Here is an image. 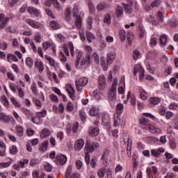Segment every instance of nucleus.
Listing matches in <instances>:
<instances>
[{
    "label": "nucleus",
    "mask_w": 178,
    "mask_h": 178,
    "mask_svg": "<svg viewBox=\"0 0 178 178\" xmlns=\"http://www.w3.org/2000/svg\"><path fill=\"white\" fill-rule=\"evenodd\" d=\"M121 115H122V113L119 114V113L118 112H116V113L114 114V122H113L114 127H119V126L122 123V118H120Z\"/></svg>",
    "instance_id": "14"
},
{
    "label": "nucleus",
    "mask_w": 178,
    "mask_h": 178,
    "mask_svg": "<svg viewBox=\"0 0 178 178\" xmlns=\"http://www.w3.org/2000/svg\"><path fill=\"white\" fill-rule=\"evenodd\" d=\"M103 22L104 23H105V24H107L108 26L111 24V15L109 13H107L104 16Z\"/></svg>",
    "instance_id": "40"
},
{
    "label": "nucleus",
    "mask_w": 178,
    "mask_h": 178,
    "mask_svg": "<svg viewBox=\"0 0 178 178\" xmlns=\"http://www.w3.org/2000/svg\"><path fill=\"white\" fill-rule=\"evenodd\" d=\"M105 173H106V168L102 167L101 168H99L98 170H97V176L99 178H103L105 177Z\"/></svg>",
    "instance_id": "30"
},
{
    "label": "nucleus",
    "mask_w": 178,
    "mask_h": 178,
    "mask_svg": "<svg viewBox=\"0 0 178 178\" xmlns=\"http://www.w3.org/2000/svg\"><path fill=\"white\" fill-rule=\"evenodd\" d=\"M1 103L4 105V106H6V107L9 106V102L8 101V99H6V97L1 96Z\"/></svg>",
    "instance_id": "58"
},
{
    "label": "nucleus",
    "mask_w": 178,
    "mask_h": 178,
    "mask_svg": "<svg viewBox=\"0 0 178 178\" xmlns=\"http://www.w3.org/2000/svg\"><path fill=\"white\" fill-rule=\"evenodd\" d=\"M88 83V78L87 77H81L79 79L75 81V84L76 87L77 91H81V88L80 87H84L87 86Z\"/></svg>",
    "instance_id": "3"
},
{
    "label": "nucleus",
    "mask_w": 178,
    "mask_h": 178,
    "mask_svg": "<svg viewBox=\"0 0 178 178\" xmlns=\"http://www.w3.org/2000/svg\"><path fill=\"white\" fill-rule=\"evenodd\" d=\"M75 22L74 24L76 29H81V18L80 17H75Z\"/></svg>",
    "instance_id": "50"
},
{
    "label": "nucleus",
    "mask_w": 178,
    "mask_h": 178,
    "mask_svg": "<svg viewBox=\"0 0 178 178\" xmlns=\"http://www.w3.org/2000/svg\"><path fill=\"white\" fill-rule=\"evenodd\" d=\"M8 62L12 63V62H19V59L15 54H9L7 57Z\"/></svg>",
    "instance_id": "27"
},
{
    "label": "nucleus",
    "mask_w": 178,
    "mask_h": 178,
    "mask_svg": "<svg viewBox=\"0 0 178 178\" xmlns=\"http://www.w3.org/2000/svg\"><path fill=\"white\" fill-rule=\"evenodd\" d=\"M166 42H168V35H162L160 37V44L162 46L166 45Z\"/></svg>",
    "instance_id": "42"
},
{
    "label": "nucleus",
    "mask_w": 178,
    "mask_h": 178,
    "mask_svg": "<svg viewBox=\"0 0 178 178\" xmlns=\"http://www.w3.org/2000/svg\"><path fill=\"white\" fill-rule=\"evenodd\" d=\"M89 134L91 136V137L98 136V134H99V129L98 127L91 129Z\"/></svg>",
    "instance_id": "34"
},
{
    "label": "nucleus",
    "mask_w": 178,
    "mask_h": 178,
    "mask_svg": "<svg viewBox=\"0 0 178 178\" xmlns=\"http://www.w3.org/2000/svg\"><path fill=\"white\" fill-rule=\"evenodd\" d=\"M26 65L28 67H33V65H34V61L31 57H27L26 59Z\"/></svg>",
    "instance_id": "49"
},
{
    "label": "nucleus",
    "mask_w": 178,
    "mask_h": 178,
    "mask_svg": "<svg viewBox=\"0 0 178 178\" xmlns=\"http://www.w3.org/2000/svg\"><path fill=\"white\" fill-rule=\"evenodd\" d=\"M94 152V147L91 145L85 146V153L88 154V152Z\"/></svg>",
    "instance_id": "59"
},
{
    "label": "nucleus",
    "mask_w": 178,
    "mask_h": 178,
    "mask_svg": "<svg viewBox=\"0 0 178 178\" xmlns=\"http://www.w3.org/2000/svg\"><path fill=\"white\" fill-rule=\"evenodd\" d=\"M26 23L27 24H29V26H31V27L33 29H37L38 30H41L44 27L42 24H40V22H38L37 21L32 19H27Z\"/></svg>",
    "instance_id": "5"
},
{
    "label": "nucleus",
    "mask_w": 178,
    "mask_h": 178,
    "mask_svg": "<svg viewBox=\"0 0 178 178\" xmlns=\"http://www.w3.org/2000/svg\"><path fill=\"white\" fill-rule=\"evenodd\" d=\"M65 90L70 97V98H71L72 99H75V97H74V88H73V86H72V84L68 83L67 84V86H65Z\"/></svg>",
    "instance_id": "10"
},
{
    "label": "nucleus",
    "mask_w": 178,
    "mask_h": 178,
    "mask_svg": "<svg viewBox=\"0 0 178 178\" xmlns=\"http://www.w3.org/2000/svg\"><path fill=\"white\" fill-rule=\"evenodd\" d=\"M107 7L108 6L105 2H101L98 3L97 9L99 12H102V10H105Z\"/></svg>",
    "instance_id": "32"
},
{
    "label": "nucleus",
    "mask_w": 178,
    "mask_h": 178,
    "mask_svg": "<svg viewBox=\"0 0 178 178\" xmlns=\"http://www.w3.org/2000/svg\"><path fill=\"white\" fill-rule=\"evenodd\" d=\"M15 133L19 136V137H23V134L24 131H23V127L21 125H16L15 126Z\"/></svg>",
    "instance_id": "25"
},
{
    "label": "nucleus",
    "mask_w": 178,
    "mask_h": 178,
    "mask_svg": "<svg viewBox=\"0 0 178 178\" xmlns=\"http://www.w3.org/2000/svg\"><path fill=\"white\" fill-rule=\"evenodd\" d=\"M48 144H49V141L48 140H45L44 142H43L40 147V149L42 152H44V151H47V149H48Z\"/></svg>",
    "instance_id": "52"
},
{
    "label": "nucleus",
    "mask_w": 178,
    "mask_h": 178,
    "mask_svg": "<svg viewBox=\"0 0 178 178\" xmlns=\"http://www.w3.org/2000/svg\"><path fill=\"white\" fill-rule=\"evenodd\" d=\"M89 115L90 116H92V117L99 116V108L97 106H92L89 110Z\"/></svg>",
    "instance_id": "18"
},
{
    "label": "nucleus",
    "mask_w": 178,
    "mask_h": 178,
    "mask_svg": "<svg viewBox=\"0 0 178 178\" xmlns=\"http://www.w3.org/2000/svg\"><path fill=\"white\" fill-rule=\"evenodd\" d=\"M86 40L88 42H92V40H95V35L91 32H86Z\"/></svg>",
    "instance_id": "37"
},
{
    "label": "nucleus",
    "mask_w": 178,
    "mask_h": 178,
    "mask_svg": "<svg viewBox=\"0 0 178 178\" xmlns=\"http://www.w3.org/2000/svg\"><path fill=\"white\" fill-rule=\"evenodd\" d=\"M122 6L125 10V13L130 15L133 10V1H129L127 4L122 3Z\"/></svg>",
    "instance_id": "15"
},
{
    "label": "nucleus",
    "mask_w": 178,
    "mask_h": 178,
    "mask_svg": "<svg viewBox=\"0 0 178 178\" xmlns=\"http://www.w3.org/2000/svg\"><path fill=\"white\" fill-rule=\"evenodd\" d=\"M10 161L7 163H0V169H5L6 168H9L10 165H12V162H13V160L12 159L8 158Z\"/></svg>",
    "instance_id": "36"
},
{
    "label": "nucleus",
    "mask_w": 178,
    "mask_h": 178,
    "mask_svg": "<svg viewBox=\"0 0 178 178\" xmlns=\"http://www.w3.org/2000/svg\"><path fill=\"white\" fill-rule=\"evenodd\" d=\"M55 162L57 165H65L67 162V157L65 154H58L56 156Z\"/></svg>",
    "instance_id": "7"
},
{
    "label": "nucleus",
    "mask_w": 178,
    "mask_h": 178,
    "mask_svg": "<svg viewBox=\"0 0 178 178\" xmlns=\"http://www.w3.org/2000/svg\"><path fill=\"white\" fill-rule=\"evenodd\" d=\"M79 5L74 4L72 8V15L74 17H79Z\"/></svg>",
    "instance_id": "39"
},
{
    "label": "nucleus",
    "mask_w": 178,
    "mask_h": 178,
    "mask_svg": "<svg viewBox=\"0 0 178 178\" xmlns=\"http://www.w3.org/2000/svg\"><path fill=\"white\" fill-rule=\"evenodd\" d=\"M161 102V100L158 97H150L149 98V103L152 105H158Z\"/></svg>",
    "instance_id": "46"
},
{
    "label": "nucleus",
    "mask_w": 178,
    "mask_h": 178,
    "mask_svg": "<svg viewBox=\"0 0 178 178\" xmlns=\"http://www.w3.org/2000/svg\"><path fill=\"white\" fill-rule=\"evenodd\" d=\"M17 147L16 145H13L10 147V154L12 155H16L17 154Z\"/></svg>",
    "instance_id": "57"
},
{
    "label": "nucleus",
    "mask_w": 178,
    "mask_h": 178,
    "mask_svg": "<svg viewBox=\"0 0 178 178\" xmlns=\"http://www.w3.org/2000/svg\"><path fill=\"white\" fill-rule=\"evenodd\" d=\"M102 124L106 127L107 131H111V117L109 115H103Z\"/></svg>",
    "instance_id": "4"
},
{
    "label": "nucleus",
    "mask_w": 178,
    "mask_h": 178,
    "mask_svg": "<svg viewBox=\"0 0 178 178\" xmlns=\"http://www.w3.org/2000/svg\"><path fill=\"white\" fill-rule=\"evenodd\" d=\"M9 22V17H6L5 14L1 13L0 14V29H5V26H6V24Z\"/></svg>",
    "instance_id": "12"
},
{
    "label": "nucleus",
    "mask_w": 178,
    "mask_h": 178,
    "mask_svg": "<svg viewBox=\"0 0 178 178\" xmlns=\"http://www.w3.org/2000/svg\"><path fill=\"white\" fill-rule=\"evenodd\" d=\"M115 58H116V53L115 51H111L110 53L107 54L106 61L109 65H112Z\"/></svg>",
    "instance_id": "16"
},
{
    "label": "nucleus",
    "mask_w": 178,
    "mask_h": 178,
    "mask_svg": "<svg viewBox=\"0 0 178 178\" xmlns=\"http://www.w3.org/2000/svg\"><path fill=\"white\" fill-rule=\"evenodd\" d=\"M35 66L38 68L39 72L42 73L44 70V63L42 60H38L35 63Z\"/></svg>",
    "instance_id": "29"
},
{
    "label": "nucleus",
    "mask_w": 178,
    "mask_h": 178,
    "mask_svg": "<svg viewBox=\"0 0 178 178\" xmlns=\"http://www.w3.org/2000/svg\"><path fill=\"white\" fill-rule=\"evenodd\" d=\"M98 88L101 91H104L106 88V79L105 75H100L98 78Z\"/></svg>",
    "instance_id": "6"
},
{
    "label": "nucleus",
    "mask_w": 178,
    "mask_h": 178,
    "mask_svg": "<svg viewBox=\"0 0 178 178\" xmlns=\"http://www.w3.org/2000/svg\"><path fill=\"white\" fill-rule=\"evenodd\" d=\"M53 111L56 115H63V113L65 112V106H63L62 103H60L58 106L54 105Z\"/></svg>",
    "instance_id": "9"
},
{
    "label": "nucleus",
    "mask_w": 178,
    "mask_h": 178,
    "mask_svg": "<svg viewBox=\"0 0 178 178\" xmlns=\"http://www.w3.org/2000/svg\"><path fill=\"white\" fill-rule=\"evenodd\" d=\"M140 55H141V53L140 52V51L134 50L133 51L134 60H137V59H138V58H140Z\"/></svg>",
    "instance_id": "55"
},
{
    "label": "nucleus",
    "mask_w": 178,
    "mask_h": 178,
    "mask_svg": "<svg viewBox=\"0 0 178 178\" xmlns=\"http://www.w3.org/2000/svg\"><path fill=\"white\" fill-rule=\"evenodd\" d=\"M13 116H14L15 120H17V122H18V123H19L20 124H23V120L22 119V117L19 116V114L17 113V112L14 111Z\"/></svg>",
    "instance_id": "48"
},
{
    "label": "nucleus",
    "mask_w": 178,
    "mask_h": 178,
    "mask_svg": "<svg viewBox=\"0 0 178 178\" xmlns=\"http://www.w3.org/2000/svg\"><path fill=\"white\" fill-rule=\"evenodd\" d=\"M150 133H152V134H162V129L161 128L156 127L155 125H152L150 127L149 131Z\"/></svg>",
    "instance_id": "19"
},
{
    "label": "nucleus",
    "mask_w": 178,
    "mask_h": 178,
    "mask_svg": "<svg viewBox=\"0 0 178 178\" xmlns=\"http://www.w3.org/2000/svg\"><path fill=\"white\" fill-rule=\"evenodd\" d=\"M68 48L70 51V54L72 56H74V46L73 45V42H68Z\"/></svg>",
    "instance_id": "54"
},
{
    "label": "nucleus",
    "mask_w": 178,
    "mask_h": 178,
    "mask_svg": "<svg viewBox=\"0 0 178 178\" xmlns=\"http://www.w3.org/2000/svg\"><path fill=\"white\" fill-rule=\"evenodd\" d=\"M93 97H95V99H101L102 98V93L96 90L93 92Z\"/></svg>",
    "instance_id": "53"
},
{
    "label": "nucleus",
    "mask_w": 178,
    "mask_h": 178,
    "mask_svg": "<svg viewBox=\"0 0 178 178\" xmlns=\"http://www.w3.org/2000/svg\"><path fill=\"white\" fill-rule=\"evenodd\" d=\"M17 94L19 98H24V90L22 88V86H17Z\"/></svg>",
    "instance_id": "38"
},
{
    "label": "nucleus",
    "mask_w": 178,
    "mask_h": 178,
    "mask_svg": "<svg viewBox=\"0 0 178 178\" xmlns=\"http://www.w3.org/2000/svg\"><path fill=\"white\" fill-rule=\"evenodd\" d=\"M123 13H124V10L122 6H117L115 8V16L116 17L119 18V17H122V16H123Z\"/></svg>",
    "instance_id": "23"
},
{
    "label": "nucleus",
    "mask_w": 178,
    "mask_h": 178,
    "mask_svg": "<svg viewBox=\"0 0 178 178\" xmlns=\"http://www.w3.org/2000/svg\"><path fill=\"white\" fill-rule=\"evenodd\" d=\"M85 60L86 62V65H90L91 64V56L89 54H86L85 55Z\"/></svg>",
    "instance_id": "64"
},
{
    "label": "nucleus",
    "mask_w": 178,
    "mask_h": 178,
    "mask_svg": "<svg viewBox=\"0 0 178 178\" xmlns=\"http://www.w3.org/2000/svg\"><path fill=\"white\" fill-rule=\"evenodd\" d=\"M138 33L139 34V38L141 40H143V38L145 37V34H147V31H145V28H144V26H139Z\"/></svg>",
    "instance_id": "24"
},
{
    "label": "nucleus",
    "mask_w": 178,
    "mask_h": 178,
    "mask_svg": "<svg viewBox=\"0 0 178 178\" xmlns=\"http://www.w3.org/2000/svg\"><path fill=\"white\" fill-rule=\"evenodd\" d=\"M44 58L47 60V62H49L50 66H52L53 67L55 66L56 63H55V59H54V58H52L49 55H45Z\"/></svg>",
    "instance_id": "31"
},
{
    "label": "nucleus",
    "mask_w": 178,
    "mask_h": 178,
    "mask_svg": "<svg viewBox=\"0 0 178 178\" xmlns=\"http://www.w3.org/2000/svg\"><path fill=\"white\" fill-rule=\"evenodd\" d=\"M109 63L105 62V60L104 58H101V66L103 69V70H104L105 72H106V70H108V67L109 66Z\"/></svg>",
    "instance_id": "43"
},
{
    "label": "nucleus",
    "mask_w": 178,
    "mask_h": 178,
    "mask_svg": "<svg viewBox=\"0 0 178 178\" xmlns=\"http://www.w3.org/2000/svg\"><path fill=\"white\" fill-rule=\"evenodd\" d=\"M64 19L67 23L72 20V7L68 6L64 11Z\"/></svg>",
    "instance_id": "8"
},
{
    "label": "nucleus",
    "mask_w": 178,
    "mask_h": 178,
    "mask_svg": "<svg viewBox=\"0 0 178 178\" xmlns=\"http://www.w3.org/2000/svg\"><path fill=\"white\" fill-rule=\"evenodd\" d=\"M116 97H118V78H114L111 87L107 92V98L108 101L113 102L116 101Z\"/></svg>",
    "instance_id": "1"
},
{
    "label": "nucleus",
    "mask_w": 178,
    "mask_h": 178,
    "mask_svg": "<svg viewBox=\"0 0 178 178\" xmlns=\"http://www.w3.org/2000/svg\"><path fill=\"white\" fill-rule=\"evenodd\" d=\"M34 40L38 44H40V42H42V37L41 36V34H40V33H35V35H34Z\"/></svg>",
    "instance_id": "51"
},
{
    "label": "nucleus",
    "mask_w": 178,
    "mask_h": 178,
    "mask_svg": "<svg viewBox=\"0 0 178 178\" xmlns=\"http://www.w3.org/2000/svg\"><path fill=\"white\" fill-rule=\"evenodd\" d=\"M59 58L62 63H66V62L67 61V58H66V56L65 55L63 51L59 52Z\"/></svg>",
    "instance_id": "45"
},
{
    "label": "nucleus",
    "mask_w": 178,
    "mask_h": 178,
    "mask_svg": "<svg viewBox=\"0 0 178 178\" xmlns=\"http://www.w3.org/2000/svg\"><path fill=\"white\" fill-rule=\"evenodd\" d=\"M137 72L139 73V79L140 80H143L144 79V76L145 74V70L141 66V64H136L134 67V76H137Z\"/></svg>",
    "instance_id": "2"
},
{
    "label": "nucleus",
    "mask_w": 178,
    "mask_h": 178,
    "mask_svg": "<svg viewBox=\"0 0 178 178\" xmlns=\"http://www.w3.org/2000/svg\"><path fill=\"white\" fill-rule=\"evenodd\" d=\"M32 93L35 95V97H38V89L37 88V83L33 82L31 86Z\"/></svg>",
    "instance_id": "33"
},
{
    "label": "nucleus",
    "mask_w": 178,
    "mask_h": 178,
    "mask_svg": "<svg viewBox=\"0 0 178 178\" xmlns=\"http://www.w3.org/2000/svg\"><path fill=\"white\" fill-rule=\"evenodd\" d=\"M72 170H73V166L69 165L65 172V177L66 178L70 177V175H72Z\"/></svg>",
    "instance_id": "56"
},
{
    "label": "nucleus",
    "mask_w": 178,
    "mask_h": 178,
    "mask_svg": "<svg viewBox=\"0 0 178 178\" xmlns=\"http://www.w3.org/2000/svg\"><path fill=\"white\" fill-rule=\"evenodd\" d=\"M52 134L51 130L47 128H44L40 131V138H47V137H49Z\"/></svg>",
    "instance_id": "17"
},
{
    "label": "nucleus",
    "mask_w": 178,
    "mask_h": 178,
    "mask_svg": "<svg viewBox=\"0 0 178 178\" xmlns=\"http://www.w3.org/2000/svg\"><path fill=\"white\" fill-rule=\"evenodd\" d=\"M83 147H84V140L81 138L78 139L74 145V149L75 151H81Z\"/></svg>",
    "instance_id": "11"
},
{
    "label": "nucleus",
    "mask_w": 178,
    "mask_h": 178,
    "mask_svg": "<svg viewBox=\"0 0 178 178\" xmlns=\"http://www.w3.org/2000/svg\"><path fill=\"white\" fill-rule=\"evenodd\" d=\"M128 45L131 46V42H133V32L129 31L127 35Z\"/></svg>",
    "instance_id": "41"
},
{
    "label": "nucleus",
    "mask_w": 178,
    "mask_h": 178,
    "mask_svg": "<svg viewBox=\"0 0 178 178\" xmlns=\"http://www.w3.org/2000/svg\"><path fill=\"white\" fill-rule=\"evenodd\" d=\"M170 147L171 149H176V140L175 139L170 140Z\"/></svg>",
    "instance_id": "62"
},
{
    "label": "nucleus",
    "mask_w": 178,
    "mask_h": 178,
    "mask_svg": "<svg viewBox=\"0 0 178 178\" xmlns=\"http://www.w3.org/2000/svg\"><path fill=\"white\" fill-rule=\"evenodd\" d=\"M29 159H24L23 160L17 161V163L18 165H19V167L23 169L25 165H29Z\"/></svg>",
    "instance_id": "47"
},
{
    "label": "nucleus",
    "mask_w": 178,
    "mask_h": 178,
    "mask_svg": "<svg viewBox=\"0 0 178 178\" xmlns=\"http://www.w3.org/2000/svg\"><path fill=\"white\" fill-rule=\"evenodd\" d=\"M44 169L46 172H51L52 170V165L49 163H45L44 165Z\"/></svg>",
    "instance_id": "61"
},
{
    "label": "nucleus",
    "mask_w": 178,
    "mask_h": 178,
    "mask_svg": "<svg viewBox=\"0 0 178 178\" xmlns=\"http://www.w3.org/2000/svg\"><path fill=\"white\" fill-rule=\"evenodd\" d=\"M9 88L13 92H16V88H17V86L15 83L9 82Z\"/></svg>",
    "instance_id": "63"
},
{
    "label": "nucleus",
    "mask_w": 178,
    "mask_h": 178,
    "mask_svg": "<svg viewBox=\"0 0 178 178\" xmlns=\"http://www.w3.org/2000/svg\"><path fill=\"white\" fill-rule=\"evenodd\" d=\"M47 115V110H42V111H39L36 113V118H38V119H42L45 118Z\"/></svg>",
    "instance_id": "35"
},
{
    "label": "nucleus",
    "mask_w": 178,
    "mask_h": 178,
    "mask_svg": "<svg viewBox=\"0 0 178 178\" xmlns=\"http://www.w3.org/2000/svg\"><path fill=\"white\" fill-rule=\"evenodd\" d=\"M118 35L120 37V41L124 42L126 41V31L121 29L118 31Z\"/></svg>",
    "instance_id": "26"
},
{
    "label": "nucleus",
    "mask_w": 178,
    "mask_h": 178,
    "mask_svg": "<svg viewBox=\"0 0 178 178\" xmlns=\"http://www.w3.org/2000/svg\"><path fill=\"white\" fill-rule=\"evenodd\" d=\"M49 24L51 29H52L53 30H59V29L62 27V26H60V24L55 20L50 22Z\"/></svg>",
    "instance_id": "21"
},
{
    "label": "nucleus",
    "mask_w": 178,
    "mask_h": 178,
    "mask_svg": "<svg viewBox=\"0 0 178 178\" xmlns=\"http://www.w3.org/2000/svg\"><path fill=\"white\" fill-rule=\"evenodd\" d=\"M139 94L140 99H143V101H145L148 98V93L145 92V90H144L143 88H140L139 89Z\"/></svg>",
    "instance_id": "22"
},
{
    "label": "nucleus",
    "mask_w": 178,
    "mask_h": 178,
    "mask_svg": "<svg viewBox=\"0 0 178 178\" xmlns=\"http://www.w3.org/2000/svg\"><path fill=\"white\" fill-rule=\"evenodd\" d=\"M139 123L140 124V127L145 126V124H148L149 123V120L145 118H140L139 119Z\"/></svg>",
    "instance_id": "44"
},
{
    "label": "nucleus",
    "mask_w": 178,
    "mask_h": 178,
    "mask_svg": "<svg viewBox=\"0 0 178 178\" xmlns=\"http://www.w3.org/2000/svg\"><path fill=\"white\" fill-rule=\"evenodd\" d=\"M13 119L12 116L7 115L4 113H0V122L1 123H9Z\"/></svg>",
    "instance_id": "13"
},
{
    "label": "nucleus",
    "mask_w": 178,
    "mask_h": 178,
    "mask_svg": "<svg viewBox=\"0 0 178 178\" xmlns=\"http://www.w3.org/2000/svg\"><path fill=\"white\" fill-rule=\"evenodd\" d=\"M127 99H131V105H136V97L131 95V91H129L127 95Z\"/></svg>",
    "instance_id": "28"
},
{
    "label": "nucleus",
    "mask_w": 178,
    "mask_h": 178,
    "mask_svg": "<svg viewBox=\"0 0 178 178\" xmlns=\"http://www.w3.org/2000/svg\"><path fill=\"white\" fill-rule=\"evenodd\" d=\"M161 5V0H154L153 2L151 3L152 8H159Z\"/></svg>",
    "instance_id": "60"
},
{
    "label": "nucleus",
    "mask_w": 178,
    "mask_h": 178,
    "mask_svg": "<svg viewBox=\"0 0 178 178\" xmlns=\"http://www.w3.org/2000/svg\"><path fill=\"white\" fill-rule=\"evenodd\" d=\"M28 12L31 15H33V16H36V17H38V16H40V10L35 8V7H33V6L29 7Z\"/></svg>",
    "instance_id": "20"
}]
</instances>
